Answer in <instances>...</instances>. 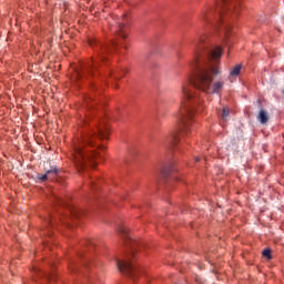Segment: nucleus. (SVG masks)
I'll use <instances>...</instances> for the list:
<instances>
[{
	"mask_svg": "<svg viewBox=\"0 0 284 284\" xmlns=\"http://www.w3.org/2000/svg\"><path fill=\"white\" fill-rule=\"evenodd\" d=\"M95 128L97 131H90L82 136L81 142L73 146V162L79 172H83V170H85L88 162L91 163V165H94V159H97V156H101V154L94 150L88 151V148H94V141H97V139H108V135L110 134V128L104 120L97 123Z\"/></svg>",
	"mask_w": 284,
	"mask_h": 284,
	"instance_id": "nucleus-2",
	"label": "nucleus"
},
{
	"mask_svg": "<svg viewBox=\"0 0 284 284\" xmlns=\"http://www.w3.org/2000/svg\"><path fill=\"white\" fill-rule=\"evenodd\" d=\"M202 12H240L239 3L234 0H215L213 4L207 6Z\"/></svg>",
	"mask_w": 284,
	"mask_h": 284,
	"instance_id": "nucleus-4",
	"label": "nucleus"
},
{
	"mask_svg": "<svg viewBox=\"0 0 284 284\" xmlns=\"http://www.w3.org/2000/svg\"><path fill=\"white\" fill-rule=\"evenodd\" d=\"M71 215L73 219H80L81 216V211L77 207H71L70 209Z\"/></svg>",
	"mask_w": 284,
	"mask_h": 284,
	"instance_id": "nucleus-15",
	"label": "nucleus"
},
{
	"mask_svg": "<svg viewBox=\"0 0 284 284\" xmlns=\"http://www.w3.org/2000/svg\"><path fill=\"white\" fill-rule=\"evenodd\" d=\"M241 64H236L233 70H231L230 75L231 77H239L241 74Z\"/></svg>",
	"mask_w": 284,
	"mask_h": 284,
	"instance_id": "nucleus-13",
	"label": "nucleus"
},
{
	"mask_svg": "<svg viewBox=\"0 0 284 284\" xmlns=\"http://www.w3.org/2000/svg\"><path fill=\"white\" fill-rule=\"evenodd\" d=\"M257 121H260V123L262 125H265V123H267V121H270V113H267V111L265 110H260L258 114H257Z\"/></svg>",
	"mask_w": 284,
	"mask_h": 284,
	"instance_id": "nucleus-9",
	"label": "nucleus"
},
{
	"mask_svg": "<svg viewBox=\"0 0 284 284\" xmlns=\"http://www.w3.org/2000/svg\"><path fill=\"white\" fill-rule=\"evenodd\" d=\"M170 172H172V166H165V168L162 170V174H163V176H165V178L170 176Z\"/></svg>",
	"mask_w": 284,
	"mask_h": 284,
	"instance_id": "nucleus-16",
	"label": "nucleus"
},
{
	"mask_svg": "<svg viewBox=\"0 0 284 284\" xmlns=\"http://www.w3.org/2000/svg\"><path fill=\"white\" fill-rule=\"evenodd\" d=\"M58 202H59L61 205H63V201H62V200L58 199Z\"/></svg>",
	"mask_w": 284,
	"mask_h": 284,
	"instance_id": "nucleus-20",
	"label": "nucleus"
},
{
	"mask_svg": "<svg viewBox=\"0 0 284 284\" xmlns=\"http://www.w3.org/2000/svg\"><path fill=\"white\" fill-rule=\"evenodd\" d=\"M219 119L221 123H227L230 121V109L224 106L221 112H219Z\"/></svg>",
	"mask_w": 284,
	"mask_h": 284,
	"instance_id": "nucleus-8",
	"label": "nucleus"
},
{
	"mask_svg": "<svg viewBox=\"0 0 284 284\" xmlns=\"http://www.w3.org/2000/svg\"><path fill=\"white\" fill-rule=\"evenodd\" d=\"M262 254L265 258H272V251L270 248L264 250Z\"/></svg>",
	"mask_w": 284,
	"mask_h": 284,
	"instance_id": "nucleus-17",
	"label": "nucleus"
},
{
	"mask_svg": "<svg viewBox=\"0 0 284 284\" xmlns=\"http://www.w3.org/2000/svg\"><path fill=\"white\" fill-rule=\"evenodd\" d=\"M69 270L71 272H81V266L79 265V263L77 262H72L70 265H69Z\"/></svg>",
	"mask_w": 284,
	"mask_h": 284,
	"instance_id": "nucleus-14",
	"label": "nucleus"
},
{
	"mask_svg": "<svg viewBox=\"0 0 284 284\" xmlns=\"http://www.w3.org/2000/svg\"><path fill=\"white\" fill-rule=\"evenodd\" d=\"M42 276H44L47 281H54V274L42 273Z\"/></svg>",
	"mask_w": 284,
	"mask_h": 284,
	"instance_id": "nucleus-18",
	"label": "nucleus"
},
{
	"mask_svg": "<svg viewBox=\"0 0 284 284\" xmlns=\"http://www.w3.org/2000/svg\"><path fill=\"white\" fill-rule=\"evenodd\" d=\"M134 252H136L135 248H133L126 256L124 260H115V265L118 267V270L120 272H122V274H126V276L131 277L132 281H134V278L136 276H139V268L136 267V265H134V263L132 262V258H134Z\"/></svg>",
	"mask_w": 284,
	"mask_h": 284,
	"instance_id": "nucleus-3",
	"label": "nucleus"
},
{
	"mask_svg": "<svg viewBox=\"0 0 284 284\" xmlns=\"http://www.w3.org/2000/svg\"><path fill=\"white\" fill-rule=\"evenodd\" d=\"M82 274H83V276H84V278H85V281H87L88 283H90V284L97 283V274H94V273H91V274H89V273H82Z\"/></svg>",
	"mask_w": 284,
	"mask_h": 284,
	"instance_id": "nucleus-11",
	"label": "nucleus"
},
{
	"mask_svg": "<svg viewBox=\"0 0 284 284\" xmlns=\"http://www.w3.org/2000/svg\"><path fill=\"white\" fill-rule=\"evenodd\" d=\"M49 225H52V222L51 221H48Z\"/></svg>",
	"mask_w": 284,
	"mask_h": 284,
	"instance_id": "nucleus-23",
	"label": "nucleus"
},
{
	"mask_svg": "<svg viewBox=\"0 0 284 284\" xmlns=\"http://www.w3.org/2000/svg\"><path fill=\"white\" fill-rule=\"evenodd\" d=\"M57 174H59V171L55 174H50V178H48L50 181H54L57 179Z\"/></svg>",
	"mask_w": 284,
	"mask_h": 284,
	"instance_id": "nucleus-19",
	"label": "nucleus"
},
{
	"mask_svg": "<svg viewBox=\"0 0 284 284\" xmlns=\"http://www.w3.org/2000/svg\"><path fill=\"white\" fill-rule=\"evenodd\" d=\"M36 272H39V268H36Z\"/></svg>",
	"mask_w": 284,
	"mask_h": 284,
	"instance_id": "nucleus-25",
	"label": "nucleus"
},
{
	"mask_svg": "<svg viewBox=\"0 0 284 284\" xmlns=\"http://www.w3.org/2000/svg\"><path fill=\"white\" fill-rule=\"evenodd\" d=\"M195 161H201V158H199V156H197V158H195Z\"/></svg>",
	"mask_w": 284,
	"mask_h": 284,
	"instance_id": "nucleus-22",
	"label": "nucleus"
},
{
	"mask_svg": "<svg viewBox=\"0 0 284 284\" xmlns=\"http://www.w3.org/2000/svg\"><path fill=\"white\" fill-rule=\"evenodd\" d=\"M57 172H59V169L53 166L50 170H47L44 174H38L37 179L38 181H48V179H50V174H55Z\"/></svg>",
	"mask_w": 284,
	"mask_h": 284,
	"instance_id": "nucleus-7",
	"label": "nucleus"
},
{
	"mask_svg": "<svg viewBox=\"0 0 284 284\" xmlns=\"http://www.w3.org/2000/svg\"><path fill=\"white\" fill-rule=\"evenodd\" d=\"M83 267H88V262H84V263H83Z\"/></svg>",
	"mask_w": 284,
	"mask_h": 284,
	"instance_id": "nucleus-21",
	"label": "nucleus"
},
{
	"mask_svg": "<svg viewBox=\"0 0 284 284\" xmlns=\"http://www.w3.org/2000/svg\"><path fill=\"white\" fill-rule=\"evenodd\" d=\"M116 26H118L116 32L119 37H121L122 39H126L128 38V14H124L121 18H119Z\"/></svg>",
	"mask_w": 284,
	"mask_h": 284,
	"instance_id": "nucleus-6",
	"label": "nucleus"
},
{
	"mask_svg": "<svg viewBox=\"0 0 284 284\" xmlns=\"http://www.w3.org/2000/svg\"><path fill=\"white\" fill-rule=\"evenodd\" d=\"M124 49L128 50V45H124Z\"/></svg>",
	"mask_w": 284,
	"mask_h": 284,
	"instance_id": "nucleus-24",
	"label": "nucleus"
},
{
	"mask_svg": "<svg viewBox=\"0 0 284 284\" xmlns=\"http://www.w3.org/2000/svg\"><path fill=\"white\" fill-rule=\"evenodd\" d=\"M193 45L195 53L191 68L195 71V74L182 84V100L180 112L176 115V130L166 139L169 145H176L183 140V136H190L196 108L201 105V98L194 88L206 94H219L224 85L221 81L212 83L213 77L221 74L219 59L223 54V49L210 45V42L205 41V36L201 33H199L197 40Z\"/></svg>",
	"mask_w": 284,
	"mask_h": 284,
	"instance_id": "nucleus-1",
	"label": "nucleus"
},
{
	"mask_svg": "<svg viewBox=\"0 0 284 284\" xmlns=\"http://www.w3.org/2000/svg\"><path fill=\"white\" fill-rule=\"evenodd\" d=\"M128 72V70H123V71H114L110 73L111 79H113V81H119V79H121V77H125V73Z\"/></svg>",
	"mask_w": 284,
	"mask_h": 284,
	"instance_id": "nucleus-10",
	"label": "nucleus"
},
{
	"mask_svg": "<svg viewBox=\"0 0 284 284\" xmlns=\"http://www.w3.org/2000/svg\"><path fill=\"white\" fill-rule=\"evenodd\" d=\"M101 150H104V148L102 146Z\"/></svg>",
	"mask_w": 284,
	"mask_h": 284,
	"instance_id": "nucleus-26",
	"label": "nucleus"
},
{
	"mask_svg": "<svg viewBox=\"0 0 284 284\" xmlns=\"http://www.w3.org/2000/svg\"><path fill=\"white\" fill-rule=\"evenodd\" d=\"M118 232L121 234V236H122V239H129V240H132L131 237H130V233H128V227L126 226H120L119 229H118Z\"/></svg>",
	"mask_w": 284,
	"mask_h": 284,
	"instance_id": "nucleus-12",
	"label": "nucleus"
},
{
	"mask_svg": "<svg viewBox=\"0 0 284 284\" xmlns=\"http://www.w3.org/2000/svg\"><path fill=\"white\" fill-rule=\"evenodd\" d=\"M116 45L118 43L115 41L110 44H98L95 50L98 52L99 61H105L106 52H112V50H115ZM99 61H93L92 65L89 64L88 70L91 74L99 68Z\"/></svg>",
	"mask_w": 284,
	"mask_h": 284,
	"instance_id": "nucleus-5",
	"label": "nucleus"
}]
</instances>
